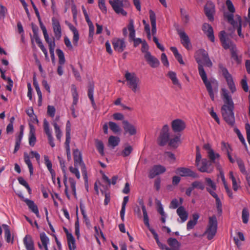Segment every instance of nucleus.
<instances>
[{
	"mask_svg": "<svg viewBox=\"0 0 250 250\" xmlns=\"http://www.w3.org/2000/svg\"><path fill=\"white\" fill-rule=\"evenodd\" d=\"M74 166H78L81 167V171L85 181V185L87 184V173L85 164L83 161L82 155L81 152L78 149H75L73 151Z\"/></svg>",
	"mask_w": 250,
	"mask_h": 250,
	"instance_id": "39448f33",
	"label": "nucleus"
},
{
	"mask_svg": "<svg viewBox=\"0 0 250 250\" xmlns=\"http://www.w3.org/2000/svg\"><path fill=\"white\" fill-rule=\"evenodd\" d=\"M180 143V136L176 135L173 138L169 140V145L173 147L176 148Z\"/></svg>",
	"mask_w": 250,
	"mask_h": 250,
	"instance_id": "e433bc0d",
	"label": "nucleus"
},
{
	"mask_svg": "<svg viewBox=\"0 0 250 250\" xmlns=\"http://www.w3.org/2000/svg\"><path fill=\"white\" fill-rule=\"evenodd\" d=\"M211 164V162L207 159H203L202 160L201 163H199V165L196 166V167L200 172L209 173L213 170Z\"/></svg>",
	"mask_w": 250,
	"mask_h": 250,
	"instance_id": "4468645a",
	"label": "nucleus"
},
{
	"mask_svg": "<svg viewBox=\"0 0 250 250\" xmlns=\"http://www.w3.org/2000/svg\"><path fill=\"white\" fill-rule=\"evenodd\" d=\"M108 125L110 129L114 133H117L120 131L119 126L115 123L113 122H109Z\"/></svg>",
	"mask_w": 250,
	"mask_h": 250,
	"instance_id": "603ef678",
	"label": "nucleus"
},
{
	"mask_svg": "<svg viewBox=\"0 0 250 250\" xmlns=\"http://www.w3.org/2000/svg\"><path fill=\"white\" fill-rule=\"evenodd\" d=\"M40 239L43 246H46L49 243V239L44 232H42L40 234Z\"/></svg>",
	"mask_w": 250,
	"mask_h": 250,
	"instance_id": "3c124183",
	"label": "nucleus"
},
{
	"mask_svg": "<svg viewBox=\"0 0 250 250\" xmlns=\"http://www.w3.org/2000/svg\"><path fill=\"white\" fill-rule=\"evenodd\" d=\"M68 180H69V182L70 184V187L72 189L73 194L74 195V196L75 197H76V182L75 180L72 178H69Z\"/></svg>",
	"mask_w": 250,
	"mask_h": 250,
	"instance_id": "5fc2aeb1",
	"label": "nucleus"
},
{
	"mask_svg": "<svg viewBox=\"0 0 250 250\" xmlns=\"http://www.w3.org/2000/svg\"><path fill=\"white\" fill-rule=\"evenodd\" d=\"M236 162L239 167L240 171L243 174H246L247 173V171L245 169L244 164L243 161L241 160V159L237 158Z\"/></svg>",
	"mask_w": 250,
	"mask_h": 250,
	"instance_id": "864d4df0",
	"label": "nucleus"
},
{
	"mask_svg": "<svg viewBox=\"0 0 250 250\" xmlns=\"http://www.w3.org/2000/svg\"><path fill=\"white\" fill-rule=\"evenodd\" d=\"M167 243L171 247L170 248H179L180 247V243L175 238H168L167 240Z\"/></svg>",
	"mask_w": 250,
	"mask_h": 250,
	"instance_id": "37998d69",
	"label": "nucleus"
},
{
	"mask_svg": "<svg viewBox=\"0 0 250 250\" xmlns=\"http://www.w3.org/2000/svg\"><path fill=\"white\" fill-rule=\"evenodd\" d=\"M58 159L59 161L60 167L62 170V173L63 174V178L65 176H66V167L65 166V161L63 160L60 156H58Z\"/></svg>",
	"mask_w": 250,
	"mask_h": 250,
	"instance_id": "13d9d810",
	"label": "nucleus"
},
{
	"mask_svg": "<svg viewBox=\"0 0 250 250\" xmlns=\"http://www.w3.org/2000/svg\"><path fill=\"white\" fill-rule=\"evenodd\" d=\"M52 27L54 34V38L57 40H59L61 38L62 32L61 25L57 19L53 17L51 19Z\"/></svg>",
	"mask_w": 250,
	"mask_h": 250,
	"instance_id": "9b49d317",
	"label": "nucleus"
},
{
	"mask_svg": "<svg viewBox=\"0 0 250 250\" xmlns=\"http://www.w3.org/2000/svg\"><path fill=\"white\" fill-rule=\"evenodd\" d=\"M208 155L211 164L215 163V160L220 156L218 153H215L213 150H210V152H208Z\"/></svg>",
	"mask_w": 250,
	"mask_h": 250,
	"instance_id": "79ce46f5",
	"label": "nucleus"
},
{
	"mask_svg": "<svg viewBox=\"0 0 250 250\" xmlns=\"http://www.w3.org/2000/svg\"><path fill=\"white\" fill-rule=\"evenodd\" d=\"M219 36L222 46L225 49H229L230 51L236 48V45L229 38L225 31H221Z\"/></svg>",
	"mask_w": 250,
	"mask_h": 250,
	"instance_id": "0eeeda50",
	"label": "nucleus"
},
{
	"mask_svg": "<svg viewBox=\"0 0 250 250\" xmlns=\"http://www.w3.org/2000/svg\"><path fill=\"white\" fill-rule=\"evenodd\" d=\"M169 126L167 125L163 126L158 139V144L160 146H165L169 140Z\"/></svg>",
	"mask_w": 250,
	"mask_h": 250,
	"instance_id": "6e6552de",
	"label": "nucleus"
},
{
	"mask_svg": "<svg viewBox=\"0 0 250 250\" xmlns=\"http://www.w3.org/2000/svg\"><path fill=\"white\" fill-rule=\"evenodd\" d=\"M231 58L238 64L241 63L242 62V57L239 56L237 54L236 48L230 51Z\"/></svg>",
	"mask_w": 250,
	"mask_h": 250,
	"instance_id": "58836bf2",
	"label": "nucleus"
},
{
	"mask_svg": "<svg viewBox=\"0 0 250 250\" xmlns=\"http://www.w3.org/2000/svg\"><path fill=\"white\" fill-rule=\"evenodd\" d=\"M221 148L222 150L225 151L227 154L230 152L229 150L231 151L230 145L228 143H226L224 142L221 143Z\"/></svg>",
	"mask_w": 250,
	"mask_h": 250,
	"instance_id": "0e129e2a",
	"label": "nucleus"
},
{
	"mask_svg": "<svg viewBox=\"0 0 250 250\" xmlns=\"http://www.w3.org/2000/svg\"><path fill=\"white\" fill-rule=\"evenodd\" d=\"M123 124L125 134L128 133L130 136L134 135L136 134L137 130L136 127L130 124L127 121L124 120Z\"/></svg>",
	"mask_w": 250,
	"mask_h": 250,
	"instance_id": "aec40b11",
	"label": "nucleus"
},
{
	"mask_svg": "<svg viewBox=\"0 0 250 250\" xmlns=\"http://www.w3.org/2000/svg\"><path fill=\"white\" fill-rule=\"evenodd\" d=\"M94 88L93 84H91L89 85L87 95L91 102L92 106L93 107H95V106H96V104L94 99Z\"/></svg>",
	"mask_w": 250,
	"mask_h": 250,
	"instance_id": "473e14b6",
	"label": "nucleus"
},
{
	"mask_svg": "<svg viewBox=\"0 0 250 250\" xmlns=\"http://www.w3.org/2000/svg\"><path fill=\"white\" fill-rule=\"evenodd\" d=\"M24 161L25 163L27 165L29 168L30 175H32L33 174L34 168L30 160V156L27 152L24 153Z\"/></svg>",
	"mask_w": 250,
	"mask_h": 250,
	"instance_id": "c85d7f7f",
	"label": "nucleus"
},
{
	"mask_svg": "<svg viewBox=\"0 0 250 250\" xmlns=\"http://www.w3.org/2000/svg\"><path fill=\"white\" fill-rule=\"evenodd\" d=\"M195 59L198 63L199 74L201 77L208 94L212 101L214 100V94L213 89L218 88V83L217 80L214 78L208 79L207 74L202 65L204 62L205 65L208 67L212 66V63L208 57V53L204 49H199L196 51L195 54Z\"/></svg>",
	"mask_w": 250,
	"mask_h": 250,
	"instance_id": "f257e3e1",
	"label": "nucleus"
},
{
	"mask_svg": "<svg viewBox=\"0 0 250 250\" xmlns=\"http://www.w3.org/2000/svg\"><path fill=\"white\" fill-rule=\"evenodd\" d=\"M132 147L131 146H128L124 149L122 152V155L124 157H126L129 155L132 151Z\"/></svg>",
	"mask_w": 250,
	"mask_h": 250,
	"instance_id": "052dcab7",
	"label": "nucleus"
},
{
	"mask_svg": "<svg viewBox=\"0 0 250 250\" xmlns=\"http://www.w3.org/2000/svg\"><path fill=\"white\" fill-rule=\"evenodd\" d=\"M34 40H35V42L38 44V46L42 43L38 33H35V35H33V38H31V42L33 47L35 46L34 42Z\"/></svg>",
	"mask_w": 250,
	"mask_h": 250,
	"instance_id": "680f3d73",
	"label": "nucleus"
},
{
	"mask_svg": "<svg viewBox=\"0 0 250 250\" xmlns=\"http://www.w3.org/2000/svg\"><path fill=\"white\" fill-rule=\"evenodd\" d=\"M149 230L151 232V233L153 234L154 238L155 239L157 244L158 245V247L160 249H161L162 250H168V249H170V248L167 247V246L164 244L160 242L159 239L158 235L157 233L155 232L154 229L150 227V225L149 227H147Z\"/></svg>",
	"mask_w": 250,
	"mask_h": 250,
	"instance_id": "5701e85b",
	"label": "nucleus"
},
{
	"mask_svg": "<svg viewBox=\"0 0 250 250\" xmlns=\"http://www.w3.org/2000/svg\"><path fill=\"white\" fill-rule=\"evenodd\" d=\"M199 218V215L198 213H194L192 215L193 219L188 221L187 225V229L188 230H189L194 227L197 223Z\"/></svg>",
	"mask_w": 250,
	"mask_h": 250,
	"instance_id": "a878e982",
	"label": "nucleus"
},
{
	"mask_svg": "<svg viewBox=\"0 0 250 250\" xmlns=\"http://www.w3.org/2000/svg\"><path fill=\"white\" fill-rule=\"evenodd\" d=\"M18 180L19 183L24 186L28 190V192L30 193L31 192V189L26 181L21 177H19Z\"/></svg>",
	"mask_w": 250,
	"mask_h": 250,
	"instance_id": "4d7b16f0",
	"label": "nucleus"
},
{
	"mask_svg": "<svg viewBox=\"0 0 250 250\" xmlns=\"http://www.w3.org/2000/svg\"><path fill=\"white\" fill-rule=\"evenodd\" d=\"M217 220L215 215L208 218V223L203 235H207V238L210 240L213 238L217 232Z\"/></svg>",
	"mask_w": 250,
	"mask_h": 250,
	"instance_id": "20e7f679",
	"label": "nucleus"
},
{
	"mask_svg": "<svg viewBox=\"0 0 250 250\" xmlns=\"http://www.w3.org/2000/svg\"><path fill=\"white\" fill-rule=\"evenodd\" d=\"M112 43L114 49L119 53L122 52L126 47V43L124 39L114 38L112 40Z\"/></svg>",
	"mask_w": 250,
	"mask_h": 250,
	"instance_id": "f8f14e48",
	"label": "nucleus"
},
{
	"mask_svg": "<svg viewBox=\"0 0 250 250\" xmlns=\"http://www.w3.org/2000/svg\"><path fill=\"white\" fill-rule=\"evenodd\" d=\"M167 76L171 80L172 83L179 88H181V84L177 78L176 74L173 71H169L167 73Z\"/></svg>",
	"mask_w": 250,
	"mask_h": 250,
	"instance_id": "bb28decb",
	"label": "nucleus"
},
{
	"mask_svg": "<svg viewBox=\"0 0 250 250\" xmlns=\"http://www.w3.org/2000/svg\"><path fill=\"white\" fill-rule=\"evenodd\" d=\"M191 186L193 188H198L201 190H203L205 188V186L203 183L200 181H196L191 184Z\"/></svg>",
	"mask_w": 250,
	"mask_h": 250,
	"instance_id": "6e6d98bb",
	"label": "nucleus"
},
{
	"mask_svg": "<svg viewBox=\"0 0 250 250\" xmlns=\"http://www.w3.org/2000/svg\"><path fill=\"white\" fill-rule=\"evenodd\" d=\"M95 143H96V146L97 147V149L98 151V152L102 155H103L104 154V146L103 143L102 141L99 140L98 139L95 140Z\"/></svg>",
	"mask_w": 250,
	"mask_h": 250,
	"instance_id": "09e8293b",
	"label": "nucleus"
},
{
	"mask_svg": "<svg viewBox=\"0 0 250 250\" xmlns=\"http://www.w3.org/2000/svg\"><path fill=\"white\" fill-rule=\"evenodd\" d=\"M149 18L152 27V34L154 36L156 33V15L155 13L152 10H150L149 11Z\"/></svg>",
	"mask_w": 250,
	"mask_h": 250,
	"instance_id": "b1692460",
	"label": "nucleus"
},
{
	"mask_svg": "<svg viewBox=\"0 0 250 250\" xmlns=\"http://www.w3.org/2000/svg\"><path fill=\"white\" fill-rule=\"evenodd\" d=\"M125 81L126 85L133 93H139L140 92L141 81L135 73L126 71L125 74Z\"/></svg>",
	"mask_w": 250,
	"mask_h": 250,
	"instance_id": "7ed1b4c3",
	"label": "nucleus"
},
{
	"mask_svg": "<svg viewBox=\"0 0 250 250\" xmlns=\"http://www.w3.org/2000/svg\"><path fill=\"white\" fill-rule=\"evenodd\" d=\"M56 120L57 119L53 122L52 124L53 125L54 127L56 138L59 141H60L62 135V133L60 128V127L59 126L57 123Z\"/></svg>",
	"mask_w": 250,
	"mask_h": 250,
	"instance_id": "ea45409f",
	"label": "nucleus"
},
{
	"mask_svg": "<svg viewBox=\"0 0 250 250\" xmlns=\"http://www.w3.org/2000/svg\"><path fill=\"white\" fill-rule=\"evenodd\" d=\"M120 141V140L118 137L110 136L108 138V145L114 148L119 145Z\"/></svg>",
	"mask_w": 250,
	"mask_h": 250,
	"instance_id": "c9c22d12",
	"label": "nucleus"
},
{
	"mask_svg": "<svg viewBox=\"0 0 250 250\" xmlns=\"http://www.w3.org/2000/svg\"><path fill=\"white\" fill-rule=\"evenodd\" d=\"M226 4L228 10L232 13H234L235 11L234 6L230 0H227Z\"/></svg>",
	"mask_w": 250,
	"mask_h": 250,
	"instance_id": "69168bd1",
	"label": "nucleus"
},
{
	"mask_svg": "<svg viewBox=\"0 0 250 250\" xmlns=\"http://www.w3.org/2000/svg\"><path fill=\"white\" fill-rule=\"evenodd\" d=\"M178 215L181 219L182 222H185L188 218V213L183 206H180L176 210Z\"/></svg>",
	"mask_w": 250,
	"mask_h": 250,
	"instance_id": "393cba45",
	"label": "nucleus"
},
{
	"mask_svg": "<svg viewBox=\"0 0 250 250\" xmlns=\"http://www.w3.org/2000/svg\"><path fill=\"white\" fill-rule=\"evenodd\" d=\"M43 35L45 42L48 44L49 49L52 50V49H55V38H53V39H50L48 35L47 32L43 33Z\"/></svg>",
	"mask_w": 250,
	"mask_h": 250,
	"instance_id": "cd10ccee",
	"label": "nucleus"
},
{
	"mask_svg": "<svg viewBox=\"0 0 250 250\" xmlns=\"http://www.w3.org/2000/svg\"><path fill=\"white\" fill-rule=\"evenodd\" d=\"M56 109L52 105H48L47 106V114L51 117H54L55 114Z\"/></svg>",
	"mask_w": 250,
	"mask_h": 250,
	"instance_id": "774afa93",
	"label": "nucleus"
},
{
	"mask_svg": "<svg viewBox=\"0 0 250 250\" xmlns=\"http://www.w3.org/2000/svg\"><path fill=\"white\" fill-rule=\"evenodd\" d=\"M98 6L103 13H106L107 8L105 4V0H98Z\"/></svg>",
	"mask_w": 250,
	"mask_h": 250,
	"instance_id": "bf43d9fd",
	"label": "nucleus"
},
{
	"mask_svg": "<svg viewBox=\"0 0 250 250\" xmlns=\"http://www.w3.org/2000/svg\"><path fill=\"white\" fill-rule=\"evenodd\" d=\"M176 173L182 177H190L192 178H198L199 177L197 173L191 170L188 168L180 167L176 170Z\"/></svg>",
	"mask_w": 250,
	"mask_h": 250,
	"instance_id": "9d476101",
	"label": "nucleus"
},
{
	"mask_svg": "<svg viewBox=\"0 0 250 250\" xmlns=\"http://www.w3.org/2000/svg\"><path fill=\"white\" fill-rule=\"evenodd\" d=\"M181 18L185 24H188L190 20V17L188 12L184 8H180Z\"/></svg>",
	"mask_w": 250,
	"mask_h": 250,
	"instance_id": "7c9ffc66",
	"label": "nucleus"
},
{
	"mask_svg": "<svg viewBox=\"0 0 250 250\" xmlns=\"http://www.w3.org/2000/svg\"><path fill=\"white\" fill-rule=\"evenodd\" d=\"M219 67L221 71L222 75L225 78L229 88L232 93L236 91V88L232 79V76L229 74L227 69L223 64H219Z\"/></svg>",
	"mask_w": 250,
	"mask_h": 250,
	"instance_id": "423d86ee",
	"label": "nucleus"
},
{
	"mask_svg": "<svg viewBox=\"0 0 250 250\" xmlns=\"http://www.w3.org/2000/svg\"><path fill=\"white\" fill-rule=\"evenodd\" d=\"M221 95L224 102V104L222 105L221 109L222 116L228 124L233 126L235 124V117L233 112L234 103L231 96L229 95V92L226 89H222Z\"/></svg>",
	"mask_w": 250,
	"mask_h": 250,
	"instance_id": "f03ea898",
	"label": "nucleus"
},
{
	"mask_svg": "<svg viewBox=\"0 0 250 250\" xmlns=\"http://www.w3.org/2000/svg\"><path fill=\"white\" fill-rule=\"evenodd\" d=\"M224 17L233 26L234 28H235V26L237 25L238 21H235L234 20V16L233 13H225Z\"/></svg>",
	"mask_w": 250,
	"mask_h": 250,
	"instance_id": "72a5a7b5",
	"label": "nucleus"
},
{
	"mask_svg": "<svg viewBox=\"0 0 250 250\" xmlns=\"http://www.w3.org/2000/svg\"><path fill=\"white\" fill-rule=\"evenodd\" d=\"M138 203L139 204V205L141 206L143 213V220H144V223L145 226L146 227H149L150 225L149 223V218L148 216L147 215V210L146 208V206L144 204V201L143 199L142 198H139L138 199Z\"/></svg>",
	"mask_w": 250,
	"mask_h": 250,
	"instance_id": "412c9836",
	"label": "nucleus"
},
{
	"mask_svg": "<svg viewBox=\"0 0 250 250\" xmlns=\"http://www.w3.org/2000/svg\"><path fill=\"white\" fill-rule=\"evenodd\" d=\"M44 164L46 166L48 171L50 173H53L54 170L52 169V164L51 162L50 161L49 157L47 155H44Z\"/></svg>",
	"mask_w": 250,
	"mask_h": 250,
	"instance_id": "a18cd8bd",
	"label": "nucleus"
},
{
	"mask_svg": "<svg viewBox=\"0 0 250 250\" xmlns=\"http://www.w3.org/2000/svg\"><path fill=\"white\" fill-rule=\"evenodd\" d=\"M77 167H73L71 166L69 167V169L70 171L72 174H74L77 179H79L81 176L78 168Z\"/></svg>",
	"mask_w": 250,
	"mask_h": 250,
	"instance_id": "e2e57ef3",
	"label": "nucleus"
},
{
	"mask_svg": "<svg viewBox=\"0 0 250 250\" xmlns=\"http://www.w3.org/2000/svg\"><path fill=\"white\" fill-rule=\"evenodd\" d=\"M205 181L207 183V185L208 187H210L212 190H215L216 189V186L215 183H214L210 178H206Z\"/></svg>",
	"mask_w": 250,
	"mask_h": 250,
	"instance_id": "338daca9",
	"label": "nucleus"
},
{
	"mask_svg": "<svg viewBox=\"0 0 250 250\" xmlns=\"http://www.w3.org/2000/svg\"><path fill=\"white\" fill-rule=\"evenodd\" d=\"M67 243L69 250H75V240L72 234L67 235Z\"/></svg>",
	"mask_w": 250,
	"mask_h": 250,
	"instance_id": "f704fd0d",
	"label": "nucleus"
},
{
	"mask_svg": "<svg viewBox=\"0 0 250 250\" xmlns=\"http://www.w3.org/2000/svg\"><path fill=\"white\" fill-rule=\"evenodd\" d=\"M129 198L128 196H125L124 198L122 204V208L120 211V216L122 221H124L125 215V211L126 205L128 202Z\"/></svg>",
	"mask_w": 250,
	"mask_h": 250,
	"instance_id": "2f4dec72",
	"label": "nucleus"
},
{
	"mask_svg": "<svg viewBox=\"0 0 250 250\" xmlns=\"http://www.w3.org/2000/svg\"><path fill=\"white\" fill-rule=\"evenodd\" d=\"M144 58L147 63L152 68H157L159 66L160 62L159 60L152 55L150 52H146V54H144Z\"/></svg>",
	"mask_w": 250,
	"mask_h": 250,
	"instance_id": "dca6fc26",
	"label": "nucleus"
},
{
	"mask_svg": "<svg viewBox=\"0 0 250 250\" xmlns=\"http://www.w3.org/2000/svg\"><path fill=\"white\" fill-rule=\"evenodd\" d=\"M206 26L208 28V30H207L206 33L205 34L208 36V38L210 40V41L213 42L215 41L213 30L212 26L210 24H206Z\"/></svg>",
	"mask_w": 250,
	"mask_h": 250,
	"instance_id": "4c0bfd02",
	"label": "nucleus"
},
{
	"mask_svg": "<svg viewBox=\"0 0 250 250\" xmlns=\"http://www.w3.org/2000/svg\"><path fill=\"white\" fill-rule=\"evenodd\" d=\"M2 227L4 231V236L6 239V241L7 243H9L12 242H13V238L11 239V232L9 229V226L6 224H2Z\"/></svg>",
	"mask_w": 250,
	"mask_h": 250,
	"instance_id": "c756f323",
	"label": "nucleus"
},
{
	"mask_svg": "<svg viewBox=\"0 0 250 250\" xmlns=\"http://www.w3.org/2000/svg\"><path fill=\"white\" fill-rule=\"evenodd\" d=\"M249 215L248 209L246 208H244L242 210V219L244 224H247L248 222Z\"/></svg>",
	"mask_w": 250,
	"mask_h": 250,
	"instance_id": "8fccbe9b",
	"label": "nucleus"
},
{
	"mask_svg": "<svg viewBox=\"0 0 250 250\" xmlns=\"http://www.w3.org/2000/svg\"><path fill=\"white\" fill-rule=\"evenodd\" d=\"M171 128L174 132H180L184 130L186 126L185 122L181 119H175L171 122Z\"/></svg>",
	"mask_w": 250,
	"mask_h": 250,
	"instance_id": "2eb2a0df",
	"label": "nucleus"
},
{
	"mask_svg": "<svg viewBox=\"0 0 250 250\" xmlns=\"http://www.w3.org/2000/svg\"><path fill=\"white\" fill-rule=\"evenodd\" d=\"M26 250H35L34 243L31 235H26L23 239Z\"/></svg>",
	"mask_w": 250,
	"mask_h": 250,
	"instance_id": "4be33fe9",
	"label": "nucleus"
},
{
	"mask_svg": "<svg viewBox=\"0 0 250 250\" xmlns=\"http://www.w3.org/2000/svg\"><path fill=\"white\" fill-rule=\"evenodd\" d=\"M205 13L210 21L214 20L213 15L215 12V6L211 1H208L204 8Z\"/></svg>",
	"mask_w": 250,
	"mask_h": 250,
	"instance_id": "f3484780",
	"label": "nucleus"
},
{
	"mask_svg": "<svg viewBox=\"0 0 250 250\" xmlns=\"http://www.w3.org/2000/svg\"><path fill=\"white\" fill-rule=\"evenodd\" d=\"M177 31L181 39L182 44L187 49L190 50L191 48V44L188 35L184 31L180 29H177Z\"/></svg>",
	"mask_w": 250,
	"mask_h": 250,
	"instance_id": "ddd939ff",
	"label": "nucleus"
},
{
	"mask_svg": "<svg viewBox=\"0 0 250 250\" xmlns=\"http://www.w3.org/2000/svg\"><path fill=\"white\" fill-rule=\"evenodd\" d=\"M235 28H237L238 36L240 37L243 38L244 37L243 34L242 33V20L240 16H238L237 25L235 26Z\"/></svg>",
	"mask_w": 250,
	"mask_h": 250,
	"instance_id": "de8ad7c7",
	"label": "nucleus"
},
{
	"mask_svg": "<svg viewBox=\"0 0 250 250\" xmlns=\"http://www.w3.org/2000/svg\"><path fill=\"white\" fill-rule=\"evenodd\" d=\"M166 170V168L160 165L154 166L149 170L148 177L150 179L154 178L157 175L164 173Z\"/></svg>",
	"mask_w": 250,
	"mask_h": 250,
	"instance_id": "a211bd4d",
	"label": "nucleus"
},
{
	"mask_svg": "<svg viewBox=\"0 0 250 250\" xmlns=\"http://www.w3.org/2000/svg\"><path fill=\"white\" fill-rule=\"evenodd\" d=\"M125 1V0H109V3L117 14L126 16L127 13L123 9Z\"/></svg>",
	"mask_w": 250,
	"mask_h": 250,
	"instance_id": "1a4fd4ad",
	"label": "nucleus"
},
{
	"mask_svg": "<svg viewBox=\"0 0 250 250\" xmlns=\"http://www.w3.org/2000/svg\"><path fill=\"white\" fill-rule=\"evenodd\" d=\"M43 129L45 134L47 136L49 145L52 147H54L55 145L54 142L53 137L51 134V131L49 128V125L48 122L45 119L43 121Z\"/></svg>",
	"mask_w": 250,
	"mask_h": 250,
	"instance_id": "6ab92c4d",
	"label": "nucleus"
},
{
	"mask_svg": "<svg viewBox=\"0 0 250 250\" xmlns=\"http://www.w3.org/2000/svg\"><path fill=\"white\" fill-rule=\"evenodd\" d=\"M56 51L59 58V64L61 65L65 63V60L63 51L60 49H56Z\"/></svg>",
	"mask_w": 250,
	"mask_h": 250,
	"instance_id": "c03bdc74",
	"label": "nucleus"
},
{
	"mask_svg": "<svg viewBox=\"0 0 250 250\" xmlns=\"http://www.w3.org/2000/svg\"><path fill=\"white\" fill-rule=\"evenodd\" d=\"M229 175V178L232 181L233 189L234 191H237V190L238 189L239 187V185L237 183V180L236 179V178L234 177V176L233 175V173L232 171H230Z\"/></svg>",
	"mask_w": 250,
	"mask_h": 250,
	"instance_id": "a19ab883",
	"label": "nucleus"
},
{
	"mask_svg": "<svg viewBox=\"0 0 250 250\" xmlns=\"http://www.w3.org/2000/svg\"><path fill=\"white\" fill-rule=\"evenodd\" d=\"M25 203L33 212L38 209L37 206L35 205L33 201L31 200H25Z\"/></svg>",
	"mask_w": 250,
	"mask_h": 250,
	"instance_id": "49530a36",
	"label": "nucleus"
}]
</instances>
